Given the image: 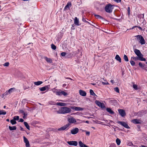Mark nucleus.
I'll list each match as a JSON object with an SVG mask.
<instances>
[{
  "label": "nucleus",
  "instance_id": "20e7f679",
  "mask_svg": "<svg viewBox=\"0 0 147 147\" xmlns=\"http://www.w3.org/2000/svg\"><path fill=\"white\" fill-rule=\"evenodd\" d=\"M70 125V124L69 123H68L64 126L57 129V130L58 131H63L65 130H67L68 129V127Z\"/></svg>",
  "mask_w": 147,
  "mask_h": 147
},
{
  "label": "nucleus",
  "instance_id": "9d476101",
  "mask_svg": "<svg viewBox=\"0 0 147 147\" xmlns=\"http://www.w3.org/2000/svg\"><path fill=\"white\" fill-rule=\"evenodd\" d=\"M70 108L76 111H82L84 110V108H83L76 106L71 107Z\"/></svg>",
  "mask_w": 147,
  "mask_h": 147
},
{
  "label": "nucleus",
  "instance_id": "412c9836",
  "mask_svg": "<svg viewBox=\"0 0 147 147\" xmlns=\"http://www.w3.org/2000/svg\"><path fill=\"white\" fill-rule=\"evenodd\" d=\"M94 16L97 19H101L102 20H105L104 18L103 17L99 15H96L95 14H94Z\"/></svg>",
  "mask_w": 147,
  "mask_h": 147
},
{
  "label": "nucleus",
  "instance_id": "603ef678",
  "mask_svg": "<svg viewBox=\"0 0 147 147\" xmlns=\"http://www.w3.org/2000/svg\"><path fill=\"white\" fill-rule=\"evenodd\" d=\"M24 116H23V117L24 119H25L26 117L27 116V113H24L23 114Z\"/></svg>",
  "mask_w": 147,
  "mask_h": 147
},
{
  "label": "nucleus",
  "instance_id": "f3484780",
  "mask_svg": "<svg viewBox=\"0 0 147 147\" xmlns=\"http://www.w3.org/2000/svg\"><path fill=\"white\" fill-rule=\"evenodd\" d=\"M68 121L69 123H75L76 122V119L73 117L69 118Z\"/></svg>",
  "mask_w": 147,
  "mask_h": 147
},
{
  "label": "nucleus",
  "instance_id": "423d86ee",
  "mask_svg": "<svg viewBox=\"0 0 147 147\" xmlns=\"http://www.w3.org/2000/svg\"><path fill=\"white\" fill-rule=\"evenodd\" d=\"M134 52L137 56L140 57L142 58H144L143 57V55L141 53L140 51L139 50L136 49H135L134 50Z\"/></svg>",
  "mask_w": 147,
  "mask_h": 147
},
{
  "label": "nucleus",
  "instance_id": "864d4df0",
  "mask_svg": "<svg viewBox=\"0 0 147 147\" xmlns=\"http://www.w3.org/2000/svg\"><path fill=\"white\" fill-rule=\"evenodd\" d=\"M52 90L54 93H55L56 94V92H57V89H55V88H54L53 89H52Z\"/></svg>",
  "mask_w": 147,
  "mask_h": 147
},
{
  "label": "nucleus",
  "instance_id": "473e14b6",
  "mask_svg": "<svg viewBox=\"0 0 147 147\" xmlns=\"http://www.w3.org/2000/svg\"><path fill=\"white\" fill-rule=\"evenodd\" d=\"M116 141L117 144L118 145H119L121 143V140L117 138L116 140Z\"/></svg>",
  "mask_w": 147,
  "mask_h": 147
},
{
  "label": "nucleus",
  "instance_id": "4d7b16f0",
  "mask_svg": "<svg viewBox=\"0 0 147 147\" xmlns=\"http://www.w3.org/2000/svg\"><path fill=\"white\" fill-rule=\"evenodd\" d=\"M37 123V122L36 121H33V122L32 123V125H35L36 124V123Z\"/></svg>",
  "mask_w": 147,
  "mask_h": 147
},
{
  "label": "nucleus",
  "instance_id": "f704fd0d",
  "mask_svg": "<svg viewBox=\"0 0 147 147\" xmlns=\"http://www.w3.org/2000/svg\"><path fill=\"white\" fill-rule=\"evenodd\" d=\"M123 58L124 59V60L126 61H129V60L127 56L125 55H124Z\"/></svg>",
  "mask_w": 147,
  "mask_h": 147
},
{
  "label": "nucleus",
  "instance_id": "f8f14e48",
  "mask_svg": "<svg viewBox=\"0 0 147 147\" xmlns=\"http://www.w3.org/2000/svg\"><path fill=\"white\" fill-rule=\"evenodd\" d=\"M67 143L70 145L74 146H76L78 145V142L77 141H68Z\"/></svg>",
  "mask_w": 147,
  "mask_h": 147
},
{
  "label": "nucleus",
  "instance_id": "58836bf2",
  "mask_svg": "<svg viewBox=\"0 0 147 147\" xmlns=\"http://www.w3.org/2000/svg\"><path fill=\"white\" fill-rule=\"evenodd\" d=\"M138 27L140 30H142V28L140 26H133L132 28H130L129 30H132V29H134L135 28V27Z\"/></svg>",
  "mask_w": 147,
  "mask_h": 147
},
{
  "label": "nucleus",
  "instance_id": "6e6552de",
  "mask_svg": "<svg viewBox=\"0 0 147 147\" xmlns=\"http://www.w3.org/2000/svg\"><path fill=\"white\" fill-rule=\"evenodd\" d=\"M95 103L100 107L102 109H104L105 108L104 104L103 103L97 100L95 101Z\"/></svg>",
  "mask_w": 147,
  "mask_h": 147
},
{
  "label": "nucleus",
  "instance_id": "3c124183",
  "mask_svg": "<svg viewBox=\"0 0 147 147\" xmlns=\"http://www.w3.org/2000/svg\"><path fill=\"white\" fill-rule=\"evenodd\" d=\"M127 11H128V13L129 15L130 14V7H128Z\"/></svg>",
  "mask_w": 147,
  "mask_h": 147
},
{
  "label": "nucleus",
  "instance_id": "7c9ffc66",
  "mask_svg": "<svg viewBox=\"0 0 147 147\" xmlns=\"http://www.w3.org/2000/svg\"><path fill=\"white\" fill-rule=\"evenodd\" d=\"M10 122L13 125L16 124L17 123L16 120H15L14 119L11 120H10Z\"/></svg>",
  "mask_w": 147,
  "mask_h": 147
},
{
  "label": "nucleus",
  "instance_id": "dca6fc26",
  "mask_svg": "<svg viewBox=\"0 0 147 147\" xmlns=\"http://www.w3.org/2000/svg\"><path fill=\"white\" fill-rule=\"evenodd\" d=\"M109 102L112 105H115L117 103V101L116 100L113 99L109 100Z\"/></svg>",
  "mask_w": 147,
  "mask_h": 147
},
{
  "label": "nucleus",
  "instance_id": "7ed1b4c3",
  "mask_svg": "<svg viewBox=\"0 0 147 147\" xmlns=\"http://www.w3.org/2000/svg\"><path fill=\"white\" fill-rule=\"evenodd\" d=\"M135 37H136L137 39L140 40L139 42L142 45H144L145 43V40L142 36L141 35H138L136 36Z\"/></svg>",
  "mask_w": 147,
  "mask_h": 147
},
{
  "label": "nucleus",
  "instance_id": "ea45409f",
  "mask_svg": "<svg viewBox=\"0 0 147 147\" xmlns=\"http://www.w3.org/2000/svg\"><path fill=\"white\" fill-rule=\"evenodd\" d=\"M13 119L16 121L18 120L19 119V117L18 116H16L14 117Z\"/></svg>",
  "mask_w": 147,
  "mask_h": 147
},
{
  "label": "nucleus",
  "instance_id": "052dcab7",
  "mask_svg": "<svg viewBox=\"0 0 147 147\" xmlns=\"http://www.w3.org/2000/svg\"><path fill=\"white\" fill-rule=\"evenodd\" d=\"M20 130L22 131H24V129L21 127H20Z\"/></svg>",
  "mask_w": 147,
  "mask_h": 147
},
{
  "label": "nucleus",
  "instance_id": "c03bdc74",
  "mask_svg": "<svg viewBox=\"0 0 147 147\" xmlns=\"http://www.w3.org/2000/svg\"><path fill=\"white\" fill-rule=\"evenodd\" d=\"M114 90L117 93L119 92V90L118 87H115L114 88Z\"/></svg>",
  "mask_w": 147,
  "mask_h": 147
},
{
  "label": "nucleus",
  "instance_id": "e2e57ef3",
  "mask_svg": "<svg viewBox=\"0 0 147 147\" xmlns=\"http://www.w3.org/2000/svg\"><path fill=\"white\" fill-rule=\"evenodd\" d=\"M113 1L117 3H118L119 2V0H113Z\"/></svg>",
  "mask_w": 147,
  "mask_h": 147
},
{
  "label": "nucleus",
  "instance_id": "bf43d9fd",
  "mask_svg": "<svg viewBox=\"0 0 147 147\" xmlns=\"http://www.w3.org/2000/svg\"><path fill=\"white\" fill-rule=\"evenodd\" d=\"M24 120L22 119L21 118L20 119L19 122H22L24 121Z\"/></svg>",
  "mask_w": 147,
  "mask_h": 147
},
{
  "label": "nucleus",
  "instance_id": "37998d69",
  "mask_svg": "<svg viewBox=\"0 0 147 147\" xmlns=\"http://www.w3.org/2000/svg\"><path fill=\"white\" fill-rule=\"evenodd\" d=\"M23 88L24 90H26L29 88L30 87L29 86H26L25 85H24Z\"/></svg>",
  "mask_w": 147,
  "mask_h": 147
},
{
  "label": "nucleus",
  "instance_id": "39448f33",
  "mask_svg": "<svg viewBox=\"0 0 147 147\" xmlns=\"http://www.w3.org/2000/svg\"><path fill=\"white\" fill-rule=\"evenodd\" d=\"M117 123L120 124L121 125L123 126L124 127L130 129V127L128 126L127 123L124 121H118Z\"/></svg>",
  "mask_w": 147,
  "mask_h": 147
},
{
  "label": "nucleus",
  "instance_id": "de8ad7c7",
  "mask_svg": "<svg viewBox=\"0 0 147 147\" xmlns=\"http://www.w3.org/2000/svg\"><path fill=\"white\" fill-rule=\"evenodd\" d=\"M66 55V53L65 52H63L61 53V55L63 57L65 56Z\"/></svg>",
  "mask_w": 147,
  "mask_h": 147
},
{
  "label": "nucleus",
  "instance_id": "bb28decb",
  "mask_svg": "<svg viewBox=\"0 0 147 147\" xmlns=\"http://www.w3.org/2000/svg\"><path fill=\"white\" fill-rule=\"evenodd\" d=\"M115 59H116L117 61H118L119 62H121V59L119 56L118 55H117L115 57Z\"/></svg>",
  "mask_w": 147,
  "mask_h": 147
},
{
  "label": "nucleus",
  "instance_id": "1a4fd4ad",
  "mask_svg": "<svg viewBox=\"0 0 147 147\" xmlns=\"http://www.w3.org/2000/svg\"><path fill=\"white\" fill-rule=\"evenodd\" d=\"M56 95L59 96H61L62 95H63L65 96L67 95L68 94L64 91H58L57 92Z\"/></svg>",
  "mask_w": 147,
  "mask_h": 147
},
{
  "label": "nucleus",
  "instance_id": "e433bc0d",
  "mask_svg": "<svg viewBox=\"0 0 147 147\" xmlns=\"http://www.w3.org/2000/svg\"><path fill=\"white\" fill-rule=\"evenodd\" d=\"M51 48L54 50H55L56 49V47L53 44H52L51 45Z\"/></svg>",
  "mask_w": 147,
  "mask_h": 147
},
{
  "label": "nucleus",
  "instance_id": "2f4dec72",
  "mask_svg": "<svg viewBox=\"0 0 147 147\" xmlns=\"http://www.w3.org/2000/svg\"><path fill=\"white\" fill-rule=\"evenodd\" d=\"M16 89L15 88H11L9 90H8V92H9V93L10 94L13 91L15 90Z\"/></svg>",
  "mask_w": 147,
  "mask_h": 147
},
{
  "label": "nucleus",
  "instance_id": "c85d7f7f",
  "mask_svg": "<svg viewBox=\"0 0 147 147\" xmlns=\"http://www.w3.org/2000/svg\"><path fill=\"white\" fill-rule=\"evenodd\" d=\"M9 130L11 131L16 130L17 128L15 126H14L12 127L10 126H9Z\"/></svg>",
  "mask_w": 147,
  "mask_h": 147
},
{
  "label": "nucleus",
  "instance_id": "79ce46f5",
  "mask_svg": "<svg viewBox=\"0 0 147 147\" xmlns=\"http://www.w3.org/2000/svg\"><path fill=\"white\" fill-rule=\"evenodd\" d=\"M133 88L135 90H138V86L136 84H134L133 85Z\"/></svg>",
  "mask_w": 147,
  "mask_h": 147
},
{
  "label": "nucleus",
  "instance_id": "b1692460",
  "mask_svg": "<svg viewBox=\"0 0 147 147\" xmlns=\"http://www.w3.org/2000/svg\"><path fill=\"white\" fill-rule=\"evenodd\" d=\"M67 104L63 102H57L56 105L61 106H66Z\"/></svg>",
  "mask_w": 147,
  "mask_h": 147
},
{
  "label": "nucleus",
  "instance_id": "8fccbe9b",
  "mask_svg": "<svg viewBox=\"0 0 147 147\" xmlns=\"http://www.w3.org/2000/svg\"><path fill=\"white\" fill-rule=\"evenodd\" d=\"M9 65V62H6L3 64V65L5 66H8Z\"/></svg>",
  "mask_w": 147,
  "mask_h": 147
},
{
  "label": "nucleus",
  "instance_id": "c9c22d12",
  "mask_svg": "<svg viewBox=\"0 0 147 147\" xmlns=\"http://www.w3.org/2000/svg\"><path fill=\"white\" fill-rule=\"evenodd\" d=\"M39 89L40 91H44L46 90L45 87V86L39 88Z\"/></svg>",
  "mask_w": 147,
  "mask_h": 147
},
{
  "label": "nucleus",
  "instance_id": "a878e982",
  "mask_svg": "<svg viewBox=\"0 0 147 147\" xmlns=\"http://www.w3.org/2000/svg\"><path fill=\"white\" fill-rule=\"evenodd\" d=\"M43 82L41 81H38L36 82H34V84L36 86H39L42 84Z\"/></svg>",
  "mask_w": 147,
  "mask_h": 147
},
{
  "label": "nucleus",
  "instance_id": "4be33fe9",
  "mask_svg": "<svg viewBox=\"0 0 147 147\" xmlns=\"http://www.w3.org/2000/svg\"><path fill=\"white\" fill-rule=\"evenodd\" d=\"M106 110L110 114H113L115 113L114 112L109 108H106Z\"/></svg>",
  "mask_w": 147,
  "mask_h": 147
},
{
  "label": "nucleus",
  "instance_id": "cd10ccee",
  "mask_svg": "<svg viewBox=\"0 0 147 147\" xmlns=\"http://www.w3.org/2000/svg\"><path fill=\"white\" fill-rule=\"evenodd\" d=\"M24 123L27 129L29 130L30 129V127L28 123L26 122H24Z\"/></svg>",
  "mask_w": 147,
  "mask_h": 147
},
{
  "label": "nucleus",
  "instance_id": "a19ab883",
  "mask_svg": "<svg viewBox=\"0 0 147 147\" xmlns=\"http://www.w3.org/2000/svg\"><path fill=\"white\" fill-rule=\"evenodd\" d=\"M130 62L132 66H133L135 65V63L134 61L131 60L130 61Z\"/></svg>",
  "mask_w": 147,
  "mask_h": 147
},
{
  "label": "nucleus",
  "instance_id": "69168bd1",
  "mask_svg": "<svg viewBox=\"0 0 147 147\" xmlns=\"http://www.w3.org/2000/svg\"><path fill=\"white\" fill-rule=\"evenodd\" d=\"M137 127H138V129H140V125H137Z\"/></svg>",
  "mask_w": 147,
  "mask_h": 147
},
{
  "label": "nucleus",
  "instance_id": "338daca9",
  "mask_svg": "<svg viewBox=\"0 0 147 147\" xmlns=\"http://www.w3.org/2000/svg\"><path fill=\"white\" fill-rule=\"evenodd\" d=\"M140 147H147V146H146L144 145H142L141 146H140Z\"/></svg>",
  "mask_w": 147,
  "mask_h": 147
},
{
  "label": "nucleus",
  "instance_id": "c756f323",
  "mask_svg": "<svg viewBox=\"0 0 147 147\" xmlns=\"http://www.w3.org/2000/svg\"><path fill=\"white\" fill-rule=\"evenodd\" d=\"M6 113V112L4 110H0V115H5Z\"/></svg>",
  "mask_w": 147,
  "mask_h": 147
},
{
  "label": "nucleus",
  "instance_id": "9b49d317",
  "mask_svg": "<svg viewBox=\"0 0 147 147\" xmlns=\"http://www.w3.org/2000/svg\"><path fill=\"white\" fill-rule=\"evenodd\" d=\"M118 111L119 114L121 116V117H123L125 116L126 113L124 110L122 109H119L118 110Z\"/></svg>",
  "mask_w": 147,
  "mask_h": 147
},
{
  "label": "nucleus",
  "instance_id": "5701e85b",
  "mask_svg": "<svg viewBox=\"0 0 147 147\" xmlns=\"http://www.w3.org/2000/svg\"><path fill=\"white\" fill-rule=\"evenodd\" d=\"M139 66L142 69H145L146 65L144 64H142V63L140 62L139 63Z\"/></svg>",
  "mask_w": 147,
  "mask_h": 147
},
{
  "label": "nucleus",
  "instance_id": "72a5a7b5",
  "mask_svg": "<svg viewBox=\"0 0 147 147\" xmlns=\"http://www.w3.org/2000/svg\"><path fill=\"white\" fill-rule=\"evenodd\" d=\"M90 95L92 96H96L95 93L94 92L93 90L92 89H90Z\"/></svg>",
  "mask_w": 147,
  "mask_h": 147
},
{
  "label": "nucleus",
  "instance_id": "f03ea898",
  "mask_svg": "<svg viewBox=\"0 0 147 147\" xmlns=\"http://www.w3.org/2000/svg\"><path fill=\"white\" fill-rule=\"evenodd\" d=\"M113 6H114V5H112L110 4H108L105 6V10L107 13H111L113 11Z\"/></svg>",
  "mask_w": 147,
  "mask_h": 147
},
{
  "label": "nucleus",
  "instance_id": "6e6d98bb",
  "mask_svg": "<svg viewBox=\"0 0 147 147\" xmlns=\"http://www.w3.org/2000/svg\"><path fill=\"white\" fill-rule=\"evenodd\" d=\"M85 132L86 133V135H88V136H89L90 135V131H86Z\"/></svg>",
  "mask_w": 147,
  "mask_h": 147
},
{
  "label": "nucleus",
  "instance_id": "4468645a",
  "mask_svg": "<svg viewBox=\"0 0 147 147\" xmlns=\"http://www.w3.org/2000/svg\"><path fill=\"white\" fill-rule=\"evenodd\" d=\"M24 142L26 143V147H30V145L28 140L24 136H23Z\"/></svg>",
  "mask_w": 147,
  "mask_h": 147
},
{
  "label": "nucleus",
  "instance_id": "680f3d73",
  "mask_svg": "<svg viewBox=\"0 0 147 147\" xmlns=\"http://www.w3.org/2000/svg\"><path fill=\"white\" fill-rule=\"evenodd\" d=\"M146 71H147V66L146 65L145 69H144Z\"/></svg>",
  "mask_w": 147,
  "mask_h": 147
},
{
  "label": "nucleus",
  "instance_id": "2eb2a0df",
  "mask_svg": "<svg viewBox=\"0 0 147 147\" xmlns=\"http://www.w3.org/2000/svg\"><path fill=\"white\" fill-rule=\"evenodd\" d=\"M71 6V2H68L66 5L64 9L65 10H67V9L69 10Z\"/></svg>",
  "mask_w": 147,
  "mask_h": 147
},
{
  "label": "nucleus",
  "instance_id": "0eeeda50",
  "mask_svg": "<svg viewBox=\"0 0 147 147\" xmlns=\"http://www.w3.org/2000/svg\"><path fill=\"white\" fill-rule=\"evenodd\" d=\"M131 59H133V60L136 61L138 60H139L141 61H146V59L145 58H142L141 57H131Z\"/></svg>",
  "mask_w": 147,
  "mask_h": 147
},
{
  "label": "nucleus",
  "instance_id": "4c0bfd02",
  "mask_svg": "<svg viewBox=\"0 0 147 147\" xmlns=\"http://www.w3.org/2000/svg\"><path fill=\"white\" fill-rule=\"evenodd\" d=\"M105 82H102V84L103 85H108L109 84L108 82H107V81L106 80H105Z\"/></svg>",
  "mask_w": 147,
  "mask_h": 147
},
{
  "label": "nucleus",
  "instance_id": "ddd939ff",
  "mask_svg": "<svg viewBox=\"0 0 147 147\" xmlns=\"http://www.w3.org/2000/svg\"><path fill=\"white\" fill-rule=\"evenodd\" d=\"M79 129L78 128L75 127V128L71 129V132L72 134L75 135L77 134L79 131Z\"/></svg>",
  "mask_w": 147,
  "mask_h": 147
},
{
  "label": "nucleus",
  "instance_id": "f257e3e1",
  "mask_svg": "<svg viewBox=\"0 0 147 147\" xmlns=\"http://www.w3.org/2000/svg\"><path fill=\"white\" fill-rule=\"evenodd\" d=\"M71 111V109L69 107H61L60 110V112L58 111V113L60 114H65L69 113Z\"/></svg>",
  "mask_w": 147,
  "mask_h": 147
},
{
  "label": "nucleus",
  "instance_id": "393cba45",
  "mask_svg": "<svg viewBox=\"0 0 147 147\" xmlns=\"http://www.w3.org/2000/svg\"><path fill=\"white\" fill-rule=\"evenodd\" d=\"M44 58L45 59L46 61L49 63H51L52 62V61L51 59L50 58H48L47 57H44Z\"/></svg>",
  "mask_w": 147,
  "mask_h": 147
},
{
  "label": "nucleus",
  "instance_id": "13d9d810",
  "mask_svg": "<svg viewBox=\"0 0 147 147\" xmlns=\"http://www.w3.org/2000/svg\"><path fill=\"white\" fill-rule=\"evenodd\" d=\"M20 113H22L23 114L24 113H25L24 111L22 110H20Z\"/></svg>",
  "mask_w": 147,
  "mask_h": 147
},
{
  "label": "nucleus",
  "instance_id": "a211bd4d",
  "mask_svg": "<svg viewBox=\"0 0 147 147\" xmlns=\"http://www.w3.org/2000/svg\"><path fill=\"white\" fill-rule=\"evenodd\" d=\"M140 121L139 120L137 119H134L131 121V122L135 124L141 123Z\"/></svg>",
  "mask_w": 147,
  "mask_h": 147
},
{
  "label": "nucleus",
  "instance_id": "774afa93",
  "mask_svg": "<svg viewBox=\"0 0 147 147\" xmlns=\"http://www.w3.org/2000/svg\"><path fill=\"white\" fill-rule=\"evenodd\" d=\"M85 123H89V121H86L85 122Z\"/></svg>",
  "mask_w": 147,
  "mask_h": 147
},
{
  "label": "nucleus",
  "instance_id": "49530a36",
  "mask_svg": "<svg viewBox=\"0 0 147 147\" xmlns=\"http://www.w3.org/2000/svg\"><path fill=\"white\" fill-rule=\"evenodd\" d=\"M109 147H116V145L115 144L113 143L111 144Z\"/></svg>",
  "mask_w": 147,
  "mask_h": 147
},
{
  "label": "nucleus",
  "instance_id": "0e129e2a",
  "mask_svg": "<svg viewBox=\"0 0 147 147\" xmlns=\"http://www.w3.org/2000/svg\"><path fill=\"white\" fill-rule=\"evenodd\" d=\"M142 17V18L143 19L144 18V15L143 14H142L140 15Z\"/></svg>",
  "mask_w": 147,
  "mask_h": 147
},
{
  "label": "nucleus",
  "instance_id": "a18cd8bd",
  "mask_svg": "<svg viewBox=\"0 0 147 147\" xmlns=\"http://www.w3.org/2000/svg\"><path fill=\"white\" fill-rule=\"evenodd\" d=\"M9 92H8V91H7L6 92L4 93V94H3L2 95V96H5L6 95H8L9 94Z\"/></svg>",
  "mask_w": 147,
  "mask_h": 147
},
{
  "label": "nucleus",
  "instance_id": "6ab92c4d",
  "mask_svg": "<svg viewBox=\"0 0 147 147\" xmlns=\"http://www.w3.org/2000/svg\"><path fill=\"white\" fill-rule=\"evenodd\" d=\"M79 92L80 95L82 96H85L86 95V93L84 90H79Z\"/></svg>",
  "mask_w": 147,
  "mask_h": 147
},
{
  "label": "nucleus",
  "instance_id": "5fc2aeb1",
  "mask_svg": "<svg viewBox=\"0 0 147 147\" xmlns=\"http://www.w3.org/2000/svg\"><path fill=\"white\" fill-rule=\"evenodd\" d=\"M82 21L86 23L87 22H88V21H86V20L85 18H84V17L82 18Z\"/></svg>",
  "mask_w": 147,
  "mask_h": 147
},
{
  "label": "nucleus",
  "instance_id": "aec40b11",
  "mask_svg": "<svg viewBox=\"0 0 147 147\" xmlns=\"http://www.w3.org/2000/svg\"><path fill=\"white\" fill-rule=\"evenodd\" d=\"M74 23L77 26H79V21L78 19L77 18V17L75 18Z\"/></svg>",
  "mask_w": 147,
  "mask_h": 147
},
{
  "label": "nucleus",
  "instance_id": "09e8293b",
  "mask_svg": "<svg viewBox=\"0 0 147 147\" xmlns=\"http://www.w3.org/2000/svg\"><path fill=\"white\" fill-rule=\"evenodd\" d=\"M45 88L46 89V90L47 89V90H48L50 88V85L45 86Z\"/></svg>",
  "mask_w": 147,
  "mask_h": 147
}]
</instances>
